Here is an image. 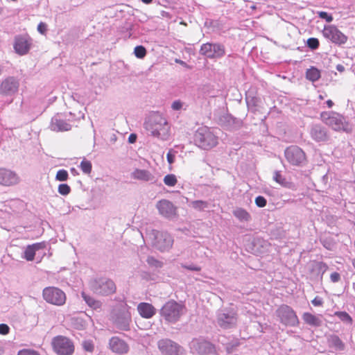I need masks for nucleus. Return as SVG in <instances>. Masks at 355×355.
Instances as JSON below:
<instances>
[{"instance_id": "30", "label": "nucleus", "mask_w": 355, "mask_h": 355, "mask_svg": "<svg viewBox=\"0 0 355 355\" xmlns=\"http://www.w3.org/2000/svg\"><path fill=\"white\" fill-rule=\"evenodd\" d=\"M82 297L83 298L84 301L86 302V304L92 309L96 310L101 308V303L96 300L94 298L91 297L90 295H87L85 292L81 293Z\"/></svg>"}, {"instance_id": "41", "label": "nucleus", "mask_w": 355, "mask_h": 355, "mask_svg": "<svg viewBox=\"0 0 355 355\" xmlns=\"http://www.w3.org/2000/svg\"><path fill=\"white\" fill-rule=\"evenodd\" d=\"M71 191L70 187L67 184H61L58 186V192L63 196L68 195Z\"/></svg>"}, {"instance_id": "28", "label": "nucleus", "mask_w": 355, "mask_h": 355, "mask_svg": "<svg viewBox=\"0 0 355 355\" xmlns=\"http://www.w3.org/2000/svg\"><path fill=\"white\" fill-rule=\"evenodd\" d=\"M233 215L240 222H249L251 220V216L248 211L243 208L237 207L233 211Z\"/></svg>"}, {"instance_id": "33", "label": "nucleus", "mask_w": 355, "mask_h": 355, "mask_svg": "<svg viewBox=\"0 0 355 355\" xmlns=\"http://www.w3.org/2000/svg\"><path fill=\"white\" fill-rule=\"evenodd\" d=\"M191 206L198 211H202L208 207V203L203 200H194L191 202Z\"/></svg>"}, {"instance_id": "42", "label": "nucleus", "mask_w": 355, "mask_h": 355, "mask_svg": "<svg viewBox=\"0 0 355 355\" xmlns=\"http://www.w3.org/2000/svg\"><path fill=\"white\" fill-rule=\"evenodd\" d=\"M17 355H40V354L35 349L26 348L19 350Z\"/></svg>"}, {"instance_id": "26", "label": "nucleus", "mask_w": 355, "mask_h": 355, "mask_svg": "<svg viewBox=\"0 0 355 355\" xmlns=\"http://www.w3.org/2000/svg\"><path fill=\"white\" fill-rule=\"evenodd\" d=\"M311 137L317 141H324L327 139L325 130L318 125H313L311 129Z\"/></svg>"}, {"instance_id": "48", "label": "nucleus", "mask_w": 355, "mask_h": 355, "mask_svg": "<svg viewBox=\"0 0 355 355\" xmlns=\"http://www.w3.org/2000/svg\"><path fill=\"white\" fill-rule=\"evenodd\" d=\"M182 105L183 103L180 101H175L172 103L171 107L174 110H180L182 109Z\"/></svg>"}, {"instance_id": "57", "label": "nucleus", "mask_w": 355, "mask_h": 355, "mask_svg": "<svg viewBox=\"0 0 355 355\" xmlns=\"http://www.w3.org/2000/svg\"><path fill=\"white\" fill-rule=\"evenodd\" d=\"M3 68H4V67H3V64L0 63V76L1 75V73L3 71Z\"/></svg>"}, {"instance_id": "45", "label": "nucleus", "mask_w": 355, "mask_h": 355, "mask_svg": "<svg viewBox=\"0 0 355 355\" xmlns=\"http://www.w3.org/2000/svg\"><path fill=\"white\" fill-rule=\"evenodd\" d=\"M177 152L174 150L173 149H170L166 155V159L168 163L171 165L175 162V155Z\"/></svg>"}, {"instance_id": "4", "label": "nucleus", "mask_w": 355, "mask_h": 355, "mask_svg": "<svg viewBox=\"0 0 355 355\" xmlns=\"http://www.w3.org/2000/svg\"><path fill=\"white\" fill-rule=\"evenodd\" d=\"M322 121L328 126L336 131L349 132L351 128L346 122L344 117L336 112H323L320 114Z\"/></svg>"}, {"instance_id": "8", "label": "nucleus", "mask_w": 355, "mask_h": 355, "mask_svg": "<svg viewBox=\"0 0 355 355\" xmlns=\"http://www.w3.org/2000/svg\"><path fill=\"white\" fill-rule=\"evenodd\" d=\"M53 349L58 355H71L74 352V345L68 338L58 336L52 340Z\"/></svg>"}, {"instance_id": "11", "label": "nucleus", "mask_w": 355, "mask_h": 355, "mask_svg": "<svg viewBox=\"0 0 355 355\" xmlns=\"http://www.w3.org/2000/svg\"><path fill=\"white\" fill-rule=\"evenodd\" d=\"M201 55L211 59L220 58L225 54L223 45L218 43H206L201 46Z\"/></svg>"}, {"instance_id": "55", "label": "nucleus", "mask_w": 355, "mask_h": 355, "mask_svg": "<svg viewBox=\"0 0 355 355\" xmlns=\"http://www.w3.org/2000/svg\"><path fill=\"white\" fill-rule=\"evenodd\" d=\"M326 103H327L328 107H329V108L334 105V103L331 100L327 101Z\"/></svg>"}, {"instance_id": "53", "label": "nucleus", "mask_w": 355, "mask_h": 355, "mask_svg": "<svg viewBox=\"0 0 355 355\" xmlns=\"http://www.w3.org/2000/svg\"><path fill=\"white\" fill-rule=\"evenodd\" d=\"M128 141L131 144L134 143L136 141V135L134 134H131L129 136Z\"/></svg>"}, {"instance_id": "6", "label": "nucleus", "mask_w": 355, "mask_h": 355, "mask_svg": "<svg viewBox=\"0 0 355 355\" xmlns=\"http://www.w3.org/2000/svg\"><path fill=\"white\" fill-rule=\"evenodd\" d=\"M153 245L160 251H165L170 249L173 243L171 236L163 232L152 230L149 234Z\"/></svg>"}, {"instance_id": "27", "label": "nucleus", "mask_w": 355, "mask_h": 355, "mask_svg": "<svg viewBox=\"0 0 355 355\" xmlns=\"http://www.w3.org/2000/svg\"><path fill=\"white\" fill-rule=\"evenodd\" d=\"M304 322L310 326L318 327L322 324V320L320 317L313 315L311 313L305 312L302 315Z\"/></svg>"}, {"instance_id": "20", "label": "nucleus", "mask_w": 355, "mask_h": 355, "mask_svg": "<svg viewBox=\"0 0 355 355\" xmlns=\"http://www.w3.org/2000/svg\"><path fill=\"white\" fill-rule=\"evenodd\" d=\"M109 347L112 352L119 354H126L129 351L128 345L124 340L116 336L110 338Z\"/></svg>"}, {"instance_id": "2", "label": "nucleus", "mask_w": 355, "mask_h": 355, "mask_svg": "<svg viewBox=\"0 0 355 355\" xmlns=\"http://www.w3.org/2000/svg\"><path fill=\"white\" fill-rule=\"evenodd\" d=\"M194 144L204 150H210L218 144V137L207 126L197 129L193 136Z\"/></svg>"}, {"instance_id": "51", "label": "nucleus", "mask_w": 355, "mask_h": 355, "mask_svg": "<svg viewBox=\"0 0 355 355\" xmlns=\"http://www.w3.org/2000/svg\"><path fill=\"white\" fill-rule=\"evenodd\" d=\"M183 267L187 270L193 271H200L201 268L195 265H184Z\"/></svg>"}, {"instance_id": "56", "label": "nucleus", "mask_w": 355, "mask_h": 355, "mask_svg": "<svg viewBox=\"0 0 355 355\" xmlns=\"http://www.w3.org/2000/svg\"><path fill=\"white\" fill-rule=\"evenodd\" d=\"M71 97L73 98V100L77 101L78 103H80L81 101L78 98L77 94H73Z\"/></svg>"}, {"instance_id": "39", "label": "nucleus", "mask_w": 355, "mask_h": 355, "mask_svg": "<svg viewBox=\"0 0 355 355\" xmlns=\"http://www.w3.org/2000/svg\"><path fill=\"white\" fill-rule=\"evenodd\" d=\"M146 261H147L148 264L152 267L161 268L162 266V262L157 260L153 257H148Z\"/></svg>"}, {"instance_id": "58", "label": "nucleus", "mask_w": 355, "mask_h": 355, "mask_svg": "<svg viewBox=\"0 0 355 355\" xmlns=\"http://www.w3.org/2000/svg\"><path fill=\"white\" fill-rule=\"evenodd\" d=\"M145 3H150L153 0H141Z\"/></svg>"}, {"instance_id": "59", "label": "nucleus", "mask_w": 355, "mask_h": 355, "mask_svg": "<svg viewBox=\"0 0 355 355\" xmlns=\"http://www.w3.org/2000/svg\"><path fill=\"white\" fill-rule=\"evenodd\" d=\"M71 171L73 174L76 173V170L75 168H73L71 169Z\"/></svg>"}, {"instance_id": "24", "label": "nucleus", "mask_w": 355, "mask_h": 355, "mask_svg": "<svg viewBox=\"0 0 355 355\" xmlns=\"http://www.w3.org/2000/svg\"><path fill=\"white\" fill-rule=\"evenodd\" d=\"M131 178L143 182H153L154 175L148 170L135 168L131 173Z\"/></svg>"}, {"instance_id": "34", "label": "nucleus", "mask_w": 355, "mask_h": 355, "mask_svg": "<svg viewBox=\"0 0 355 355\" xmlns=\"http://www.w3.org/2000/svg\"><path fill=\"white\" fill-rule=\"evenodd\" d=\"M80 168L85 174H89L92 171V165L90 161L83 159L80 162Z\"/></svg>"}, {"instance_id": "3", "label": "nucleus", "mask_w": 355, "mask_h": 355, "mask_svg": "<svg viewBox=\"0 0 355 355\" xmlns=\"http://www.w3.org/2000/svg\"><path fill=\"white\" fill-rule=\"evenodd\" d=\"M185 313L184 306L174 300H170L165 303L160 310L161 316L171 323L178 322Z\"/></svg>"}, {"instance_id": "60", "label": "nucleus", "mask_w": 355, "mask_h": 355, "mask_svg": "<svg viewBox=\"0 0 355 355\" xmlns=\"http://www.w3.org/2000/svg\"><path fill=\"white\" fill-rule=\"evenodd\" d=\"M324 96L323 95H322V94H320V95H319V98H320V100L324 99Z\"/></svg>"}, {"instance_id": "54", "label": "nucleus", "mask_w": 355, "mask_h": 355, "mask_svg": "<svg viewBox=\"0 0 355 355\" xmlns=\"http://www.w3.org/2000/svg\"><path fill=\"white\" fill-rule=\"evenodd\" d=\"M336 69H337L338 71H340V72H343V71H345V67H344V66H343V65H342V64H338V65L336 66Z\"/></svg>"}, {"instance_id": "47", "label": "nucleus", "mask_w": 355, "mask_h": 355, "mask_svg": "<svg viewBox=\"0 0 355 355\" xmlns=\"http://www.w3.org/2000/svg\"><path fill=\"white\" fill-rule=\"evenodd\" d=\"M10 328L6 324H0V334L6 335L9 333Z\"/></svg>"}, {"instance_id": "61", "label": "nucleus", "mask_w": 355, "mask_h": 355, "mask_svg": "<svg viewBox=\"0 0 355 355\" xmlns=\"http://www.w3.org/2000/svg\"><path fill=\"white\" fill-rule=\"evenodd\" d=\"M352 265H353L354 268H355V259L352 260Z\"/></svg>"}, {"instance_id": "25", "label": "nucleus", "mask_w": 355, "mask_h": 355, "mask_svg": "<svg viewBox=\"0 0 355 355\" xmlns=\"http://www.w3.org/2000/svg\"><path fill=\"white\" fill-rule=\"evenodd\" d=\"M137 311L139 315L144 318H151L156 313L155 307L146 302L139 303L137 306Z\"/></svg>"}, {"instance_id": "31", "label": "nucleus", "mask_w": 355, "mask_h": 355, "mask_svg": "<svg viewBox=\"0 0 355 355\" xmlns=\"http://www.w3.org/2000/svg\"><path fill=\"white\" fill-rule=\"evenodd\" d=\"M306 78L310 81L315 82L320 78V71L317 68L312 67L306 70Z\"/></svg>"}, {"instance_id": "14", "label": "nucleus", "mask_w": 355, "mask_h": 355, "mask_svg": "<svg viewBox=\"0 0 355 355\" xmlns=\"http://www.w3.org/2000/svg\"><path fill=\"white\" fill-rule=\"evenodd\" d=\"M191 351L200 355H211L214 353L212 345L202 338H194L189 344Z\"/></svg>"}, {"instance_id": "18", "label": "nucleus", "mask_w": 355, "mask_h": 355, "mask_svg": "<svg viewBox=\"0 0 355 355\" xmlns=\"http://www.w3.org/2000/svg\"><path fill=\"white\" fill-rule=\"evenodd\" d=\"M130 322L131 313L130 308L127 305H123L119 315L115 320V324L119 329L127 331L129 329Z\"/></svg>"}, {"instance_id": "21", "label": "nucleus", "mask_w": 355, "mask_h": 355, "mask_svg": "<svg viewBox=\"0 0 355 355\" xmlns=\"http://www.w3.org/2000/svg\"><path fill=\"white\" fill-rule=\"evenodd\" d=\"M50 128L56 132L68 131L71 130V125L63 119L62 114H58L52 118Z\"/></svg>"}, {"instance_id": "49", "label": "nucleus", "mask_w": 355, "mask_h": 355, "mask_svg": "<svg viewBox=\"0 0 355 355\" xmlns=\"http://www.w3.org/2000/svg\"><path fill=\"white\" fill-rule=\"evenodd\" d=\"M311 303L313 304V305H314L315 306H322V304H323V300L321 297L317 296L315 297L312 301H311Z\"/></svg>"}, {"instance_id": "7", "label": "nucleus", "mask_w": 355, "mask_h": 355, "mask_svg": "<svg viewBox=\"0 0 355 355\" xmlns=\"http://www.w3.org/2000/svg\"><path fill=\"white\" fill-rule=\"evenodd\" d=\"M92 290L98 295H108L112 294L116 291V286L113 281L100 278L91 282Z\"/></svg>"}, {"instance_id": "29", "label": "nucleus", "mask_w": 355, "mask_h": 355, "mask_svg": "<svg viewBox=\"0 0 355 355\" xmlns=\"http://www.w3.org/2000/svg\"><path fill=\"white\" fill-rule=\"evenodd\" d=\"M328 345L330 347L334 348L336 350L344 349L345 345L342 340L336 335H331L327 339Z\"/></svg>"}, {"instance_id": "1", "label": "nucleus", "mask_w": 355, "mask_h": 355, "mask_svg": "<svg viewBox=\"0 0 355 355\" xmlns=\"http://www.w3.org/2000/svg\"><path fill=\"white\" fill-rule=\"evenodd\" d=\"M144 128L148 133L161 141H168L171 137V126L166 118L159 112H153L145 119Z\"/></svg>"}, {"instance_id": "19", "label": "nucleus", "mask_w": 355, "mask_h": 355, "mask_svg": "<svg viewBox=\"0 0 355 355\" xmlns=\"http://www.w3.org/2000/svg\"><path fill=\"white\" fill-rule=\"evenodd\" d=\"M217 321L220 327L227 329L234 327L236 323L237 318L234 312L227 311L218 313Z\"/></svg>"}, {"instance_id": "9", "label": "nucleus", "mask_w": 355, "mask_h": 355, "mask_svg": "<svg viewBox=\"0 0 355 355\" xmlns=\"http://www.w3.org/2000/svg\"><path fill=\"white\" fill-rule=\"evenodd\" d=\"M277 317L285 325L295 327L299 324L298 318L293 309L288 305H282L276 311Z\"/></svg>"}, {"instance_id": "38", "label": "nucleus", "mask_w": 355, "mask_h": 355, "mask_svg": "<svg viewBox=\"0 0 355 355\" xmlns=\"http://www.w3.org/2000/svg\"><path fill=\"white\" fill-rule=\"evenodd\" d=\"M69 177L68 172L64 169L59 170L55 176V179L58 181H66Z\"/></svg>"}, {"instance_id": "10", "label": "nucleus", "mask_w": 355, "mask_h": 355, "mask_svg": "<svg viewBox=\"0 0 355 355\" xmlns=\"http://www.w3.org/2000/svg\"><path fill=\"white\" fill-rule=\"evenodd\" d=\"M322 33L324 37L338 45L344 44L347 41V37L334 25H325Z\"/></svg>"}, {"instance_id": "36", "label": "nucleus", "mask_w": 355, "mask_h": 355, "mask_svg": "<svg viewBox=\"0 0 355 355\" xmlns=\"http://www.w3.org/2000/svg\"><path fill=\"white\" fill-rule=\"evenodd\" d=\"M335 315H337L340 320L343 322H346L347 324H352V319L351 316L345 311H338L335 313Z\"/></svg>"}, {"instance_id": "5", "label": "nucleus", "mask_w": 355, "mask_h": 355, "mask_svg": "<svg viewBox=\"0 0 355 355\" xmlns=\"http://www.w3.org/2000/svg\"><path fill=\"white\" fill-rule=\"evenodd\" d=\"M42 297L47 303L58 306L64 305L67 300L65 293L55 286L44 288L42 291Z\"/></svg>"}, {"instance_id": "52", "label": "nucleus", "mask_w": 355, "mask_h": 355, "mask_svg": "<svg viewBox=\"0 0 355 355\" xmlns=\"http://www.w3.org/2000/svg\"><path fill=\"white\" fill-rule=\"evenodd\" d=\"M37 31L42 33L44 34L46 31V26L45 24L41 22L37 26Z\"/></svg>"}, {"instance_id": "43", "label": "nucleus", "mask_w": 355, "mask_h": 355, "mask_svg": "<svg viewBox=\"0 0 355 355\" xmlns=\"http://www.w3.org/2000/svg\"><path fill=\"white\" fill-rule=\"evenodd\" d=\"M307 46L313 49H317L319 46V40L315 37L309 38L307 40Z\"/></svg>"}, {"instance_id": "22", "label": "nucleus", "mask_w": 355, "mask_h": 355, "mask_svg": "<svg viewBox=\"0 0 355 355\" xmlns=\"http://www.w3.org/2000/svg\"><path fill=\"white\" fill-rule=\"evenodd\" d=\"M31 45V40L27 36H19L15 39L14 48L19 55L27 53Z\"/></svg>"}, {"instance_id": "50", "label": "nucleus", "mask_w": 355, "mask_h": 355, "mask_svg": "<svg viewBox=\"0 0 355 355\" xmlns=\"http://www.w3.org/2000/svg\"><path fill=\"white\" fill-rule=\"evenodd\" d=\"M330 279L331 281L334 283L338 282L340 279V274L336 272H333L330 275Z\"/></svg>"}, {"instance_id": "15", "label": "nucleus", "mask_w": 355, "mask_h": 355, "mask_svg": "<svg viewBox=\"0 0 355 355\" xmlns=\"http://www.w3.org/2000/svg\"><path fill=\"white\" fill-rule=\"evenodd\" d=\"M20 182L21 178L15 171L6 168H0V185L12 187L17 185Z\"/></svg>"}, {"instance_id": "37", "label": "nucleus", "mask_w": 355, "mask_h": 355, "mask_svg": "<svg viewBox=\"0 0 355 355\" xmlns=\"http://www.w3.org/2000/svg\"><path fill=\"white\" fill-rule=\"evenodd\" d=\"M134 53L138 58H143L146 54V50L143 46H137L135 48Z\"/></svg>"}, {"instance_id": "23", "label": "nucleus", "mask_w": 355, "mask_h": 355, "mask_svg": "<svg viewBox=\"0 0 355 355\" xmlns=\"http://www.w3.org/2000/svg\"><path fill=\"white\" fill-rule=\"evenodd\" d=\"M46 248L45 242L35 243L32 245H28L25 248L22 258L28 261H31L34 259L37 251Z\"/></svg>"}, {"instance_id": "44", "label": "nucleus", "mask_w": 355, "mask_h": 355, "mask_svg": "<svg viewBox=\"0 0 355 355\" xmlns=\"http://www.w3.org/2000/svg\"><path fill=\"white\" fill-rule=\"evenodd\" d=\"M317 14L320 18L324 19L328 23H330L333 21L332 15L327 13V12L318 11Z\"/></svg>"}, {"instance_id": "17", "label": "nucleus", "mask_w": 355, "mask_h": 355, "mask_svg": "<svg viewBox=\"0 0 355 355\" xmlns=\"http://www.w3.org/2000/svg\"><path fill=\"white\" fill-rule=\"evenodd\" d=\"M19 87V83L15 78L8 77L0 85V94L11 96L17 92Z\"/></svg>"}, {"instance_id": "35", "label": "nucleus", "mask_w": 355, "mask_h": 355, "mask_svg": "<svg viewBox=\"0 0 355 355\" xmlns=\"http://www.w3.org/2000/svg\"><path fill=\"white\" fill-rule=\"evenodd\" d=\"M164 183L168 187H173L177 182L178 180L174 174H168L164 178Z\"/></svg>"}, {"instance_id": "12", "label": "nucleus", "mask_w": 355, "mask_h": 355, "mask_svg": "<svg viewBox=\"0 0 355 355\" xmlns=\"http://www.w3.org/2000/svg\"><path fill=\"white\" fill-rule=\"evenodd\" d=\"M284 155L286 160L292 165L300 166L306 160L305 153L296 146L287 148L285 150Z\"/></svg>"}, {"instance_id": "13", "label": "nucleus", "mask_w": 355, "mask_h": 355, "mask_svg": "<svg viewBox=\"0 0 355 355\" xmlns=\"http://www.w3.org/2000/svg\"><path fill=\"white\" fill-rule=\"evenodd\" d=\"M158 348L164 355H185L184 349L178 343L169 339L159 340Z\"/></svg>"}, {"instance_id": "16", "label": "nucleus", "mask_w": 355, "mask_h": 355, "mask_svg": "<svg viewBox=\"0 0 355 355\" xmlns=\"http://www.w3.org/2000/svg\"><path fill=\"white\" fill-rule=\"evenodd\" d=\"M156 208L159 214L164 218L172 219L177 216V207L168 200H159L156 203Z\"/></svg>"}, {"instance_id": "40", "label": "nucleus", "mask_w": 355, "mask_h": 355, "mask_svg": "<svg viewBox=\"0 0 355 355\" xmlns=\"http://www.w3.org/2000/svg\"><path fill=\"white\" fill-rule=\"evenodd\" d=\"M82 346L86 352H92L94 349V344L92 340H84L82 343Z\"/></svg>"}, {"instance_id": "46", "label": "nucleus", "mask_w": 355, "mask_h": 355, "mask_svg": "<svg viewBox=\"0 0 355 355\" xmlns=\"http://www.w3.org/2000/svg\"><path fill=\"white\" fill-rule=\"evenodd\" d=\"M255 204L258 207H264L267 204L266 199L261 196H259L255 198Z\"/></svg>"}, {"instance_id": "32", "label": "nucleus", "mask_w": 355, "mask_h": 355, "mask_svg": "<svg viewBox=\"0 0 355 355\" xmlns=\"http://www.w3.org/2000/svg\"><path fill=\"white\" fill-rule=\"evenodd\" d=\"M273 180L277 183L283 187H289L290 183L286 181V180L282 175L279 171H275L273 175Z\"/></svg>"}]
</instances>
